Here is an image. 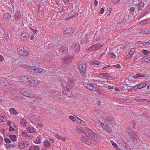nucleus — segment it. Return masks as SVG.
Returning <instances> with one entry per match:
<instances>
[{
    "instance_id": "f257e3e1",
    "label": "nucleus",
    "mask_w": 150,
    "mask_h": 150,
    "mask_svg": "<svg viewBox=\"0 0 150 150\" xmlns=\"http://www.w3.org/2000/svg\"><path fill=\"white\" fill-rule=\"evenodd\" d=\"M85 129L89 136L87 135L86 133H85V135H82L81 137V140L83 143L90 145L92 144H94L96 141L98 140L99 138L97 134L87 127H85Z\"/></svg>"
},
{
    "instance_id": "f03ea898",
    "label": "nucleus",
    "mask_w": 150,
    "mask_h": 150,
    "mask_svg": "<svg viewBox=\"0 0 150 150\" xmlns=\"http://www.w3.org/2000/svg\"><path fill=\"white\" fill-rule=\"evenodd\" d=\"M61 84L64 88L62 90L64 94H71V87H72L71 81L70 80L68 79L66 81H63L61 82Z\"/></svg>"
},
{
    "instance_id": "7ed1b4c3",
    "label": "nucleus",
    "mask_w": 150,
    "mask_h": 150,
    "mask_svg": "<svg viewBox=\"0 0 150 150\" xmlns=\"http://www.w3.org/2000/svg\"><path fill=\"white\" fill-rule=\"evenodd\" d=\"M0 85L1 88L4 91H10V89L8 88L9 85L4 78L0 77Z\"/></svg>"
},
{
    "instance_id": "20e7f679",
    "label": "nucleus",
    "mask_w": 150,
    "mask_h": 150,
    "mask_svg": "<svg viewBox=\"0 0 150 150\" xmlns=\"http://www.w3.org/2000/svg\"><path fill=\"white\" fill-rule=\"evenodd\" d=\"M127 133H128L130 138L133 141H137L139 139L138 137L136 134L131 130L130 128L129 129L126 131Z\"/></svg>"
},
{
    "instance_id": "39448f33",
    "label": "nucleus",
    "mask_w": 150,
    "mask_h": 150,
    "mask_svg": "<svg viewBox=\"0 0 150 150\" xmlns=\"http://www.w3.org/2000/svg\"><path fill=\"white\" fill-rule=\"evenodd\" d=\"M29 78V82L28 83V86L31 87H35L38 84V80L34 77L31 76Z\"/></svg>"
},
{
    "instance_id": "423d86ee",
    "label": "nucleus",
    "mask_w": 150,
    "mask_h": 150,
    "mask_svg": "<svg viewBox=\"0 0 150 150\" xmlns=\"http://www.w3.org/2000/svg\"><path fill=\"white\" fill-rule=\"evenodd\" d=\"M17 50L19 54L21 56L26 57L29 54L28 52L26 51L21 46L18 47Z\"/></svg>"
},
{
    "instance_id": "0eeeda50",
    "label": "nucleus",
    "mask_w": 150,
    "mask_h": 150,
    "mask_svg": "<svg viewBox=\"0 0 150 150\" xmlns=\"http://www.w3.org/2000/svg\"><path fill=\"white\" fill-rule=\"evenodd\" d=\"M100 125L104 130L108 132H110L112 130L113 127L111 125H109V126L106 124L104 125V123H102L100 124Z\"/></svg>"
},
{
    "instance_id": "6e6552de",
    "label": "nucleus",
    "mask_w": 150,
    "mask_h": 150,
    "mask_svg": "<svg viewBox=\"0 0 150 150\" xmlns=\"http://www.w3.org/2000/svg\"><path fill=\"white\" fill-rule=\"evenodd\" d=\"M23 16V13L21 10L17 11L14 14V18L16 21H18L22 19Z\"/></svg>"
},
{
    "instance_id": "1a4fd4ad",
    "label": "nucleus",
    "mask_w": 150,
    "mask_h": 150,
    "mask_svg": "<svg viewBox=\"0 0 150 150\" xmlns=\"http://www.w3.org/2000/svg\"><path fill=\"white\" fill-rule=\"evenodd\" d=\"M85 86L91 91L98 92V89L97 88L98 86L95 84H87L85 85Z\"/></svg>"
},
{
    "instance_id": "9d476101",
    "label": "nucleus",
    "mask_w": 150,
    "mask_h": 150,
    "mask_svg": "<svg viewBox=\"0 0 150 150\" xmlns=\"http://www.w3.org/2000/svg\"><path fill=\"white\" fill-rule=\"evenodd\" d=\"M78 67L79 71L81 73L85 72L86 69V66L84 62L79 63L78 65Z\"/></svg>"
},
{
    "instance_id": "9b49d317",
    "label": "nucleus",
    "mask_w": 150,
    "mask_h": 150,
    "mask_svg": "<svg viewBox=\"0 0 150 150\" xmlns=\"http://www.w3.org/2000/svg\"><path fill=\"white\" fill-rule=\"evenodd\" d=\"M28 144L29 143L27 142H20L18 143V146L20 149H25L28 147Z\"/></svg>"
},
{
    "instance_id": "f8f14e48",
    "label": "nucleus",
    "mask_w": 150,
    "mask_h": 150,
    "mask_svg": "<svg viewBox=\"0 0 150 150\" xmlns=\"http://www.w3.org/2000/svg\"><path fill=\"white\" fill-rule=\"evenodd\" d=\"M103 46V45L102 44H96L90 47L88 50L90 51L96 50L101 48Z\"/></svg>"
},
{
    "instance_id": "ddd939ff",
    "label": "nucleus",
    "mask_w": 150,
    "mask_h": 150,
    "mask_svg": "<svg viewBox=\"0 0 150 150\" xmlns=\"http://www.w3.org/2000/svg\"><path fill=\"white\" fill-rule=\"evenodd\" d=\"M73 59V56H67L63 58L62 59V62L66 64H68L71 62Z\"/></svg>"
},
{
    "instance_id": "4468645a",
    "label": "nucleus",
    "mask_w": 150,
    "mask_h": 150,
    "mask_svg": "<svg viewBox=\"0 0 150 150\" xmlns=\"http://www.w3.org/2000/svg\"><path fill=\"white\" fill-rule=\"evenodd\" d=\"M29 37V35L26 33H23L20 36V38L21 40L26 41Z\"/></svg>"
},
{
    "instance_id": "2eb2a0df",
    "label": "nucleus",
    "mask_w": 150,
    "mask_h": 150,
    "mask_svg": "<svg viewBox=\"0 0 150 150\" xmlns=\"http://www.w3.org/2000/svg\"><path fill=\"white\" fill-rule=\"evenodd\" d=\"M20 80L21 83L24 85H28V83H26V80H27V78L26 77V76H22L20 78Z\"/></svg>"
},
{
    "instance_id": "dca6fc26",
    "label": "nucleus",
    "mask_w": 150,
    "mask_h": 150,
    "mask_svg": "<svg viewBox=\"0 0 150 150\" xmlns=\"http://www.w3.org/2000/svg\"><path fill=\"white\" fill-rule=\"evenodd\" d=\"M146 84L145 83H142L136 85L133 88H134L135 89H141L146 87Z\"/></svg>"
},
{
    "instance_id": "f3484780",
    "label": "nucleus",
    "mask_w": 150,
    "mask_h": 150,
    "mask_svg": "<svg viewBox=\"0 0 150 150\" xmlns=\"http://www.w3.org/2000/svg\"><path fill=\"white\" fill-rule=\"evenodd\" d=\"M39 118L38 117H37L35 118V120H30V122L34 124V125H38L39 126L41 127L42 126V124L41 123H39Z\"/></svg>"
},
{
    "instance_id": "a211bd4d",
    "label": "nucleus",
    "mask_w": 150,
    "mask_h": 150,
    "mask_svg": "<svg viewBox=\"0 0 150 150\" xmlns=\"http://www.w3.org/2000/svg\"><path fill=\"white\" fill-rule=\"evenodd\" d=\"M15 93H19L20 94H23L25 93H28V91L26 88H19L16 91Z\"/></svg>"
},
{
    "instance_id": "6ab92c4d",
    "label": "nucleus",
    "mask_w": 150,
    "mask_h": 150,
    "mask_svg": "<svg viewBox=\"0 0 150 150\" xmlns=\"http://www.w3.org/2000/svg\"><path fill=\"white\" fill-rule=\"evenodd\" d=\"M59 51L64 54H67L68 52V49L67 47L61 46L59 48Z\"/></svg>"
},
{
    "instance_id": "aec40b11",
    "label": "nucleus",
    "mask_w": 150,
    "mask_h": 150,
    "mask_svg": "<svg viewBox=\"0 0 150 150\" xmlns=\"http://www.w3.org/2000/svg\"><path fill=\"white\" fill-rule=\"evenodd\" d=\"M77 119L76 123L77 124L81 125L83 126H86V124L85 122L82 120L80 119L78 117L77 118Z\"/></svg>"
},
{
    "instance_id": "412c9836",
    "label": "nucleus",
    "mask_w": 150,
    "mask_h": 150,
    "mask_svg": "<svg viewBox=\"0 0 150 150\" xmlns=\"http://www.w3.org/2000/svg\"><path fill=\"white\" fill-rule=\"evenodd\" d=\"M11 17V16L10 14L8 13H6L4 15V19L6 21L9 20Z\"/></svg>"
},
{
    "instance_id": "4be33fe9",
    "label": "nucleus",
    "mask_w": 150,
    "mask_h": 150,
    "mask_svg": "<svg viewBox=\"0 0 150 150\" xmlns=\"http://www.w3.org/2000/svg\"><path fill=\"white\" fill-rule=\"evenodd\" d=\"M42 137L40 135H38L34 140L33 142L36 144H39L41 143Z\"/></svg>"
},
{
    "instance_id": "5701e85b",
    "label": "nucleus",
    "mask_w": 150,
    "mask_h": 150,
    "mask_svg": "<svg viewBox=\"0 0 150 150\" xmlns=\"http://www.w3.org/2000/svg\"><path fill=\"white\" fill-rule=\"evenodd\" d=\"M74 32V29L71 28L67 29L64 32V33L66 34H71Z\"/></svg>"
},
{
    "instance_id": "b1692460",
    "label": "nucleus",
    "mask_w": 150,
    "mask_h": 150,
    "mask_svg": "<svg viewBox=\"0 0 150 150\" xmlns=\"http://www.w3.org/2000/svg\"><path fill=\"white\" fill-rule=\"evenodd\" d=\"M80 45L79 43H76L74 46V50L76 53L78 52L80 50Z\"/></svg>"
},
{
    "instance_id": "393cba45",
    "label": "nucleus",
    "mask_w": 150,
    "mask_h": 150,
    "mask_svg": "<svg viewBox=\"0 0 150 150\" xmlns=\"http://www.w3.org/2000/svg\"><path fill=\"white\" fill-rule=\"evenodd\" d=\"M16 146V145L14 144H11L6 145L5 148L7 150H9Z\"/></svg>"
},
{
    "instance_id": "a878e982",
    "label": "nucleus",
    "mask_w": 150,
    "mask_h": 150,
    "mask_svg": "<svg viewBox=\"0 0 150 150\" xmlns=\"http://www.w3.org/2000/svg\"><path fill=\"white\" fill-rule=\"evenodd\" d=\"M107 87L108 89L113 92L119 91V89L117 88H116L115 87H114L111 86H109L108 87H106V88Z\"/></svg>"
},
{
    "instance_id": "bb28decb",
    "label": "nucleus",
    "mask_w": 150,
    "mask_h": 150,
    "mask_svg": "<svg viewBox=\"0 0 150 150\" xmlns=\"http://www.w3.org/2000/svg\"><path fill=\"white\" fill-rule=\"evenodd\" d=\"M27 131L29 133H33L35 132L36 129L33 127H30L27 128Z\"/></svg>"
},
{
    "instance_id": "cd10ccee",
    "label": "nucleus",
    "mask_w": 150,
    "mask_h": 150,
    "mask_svg": "<svg viewBox=\"0 0 150 150\" xmlns=\"http://www.w3.org/2000/svg\"><path fill=\"white\" fill-rule=\"evenodd\" d=\"M43 145L45 147L49 148L50 146V143L48 140H46L44 142Z\"/></svg>"
},
{
    "instance_id": "c85d7f7f",
    "label": "nucleus",
    "mask_w": 150,
    "mask_h": 150,
    "mask_svg": "<svg viewBox=\"0 0 150 150\" xmlns=\"http://www.w3.org/2000/svg\"><path fill=\"white\" fill-rule=\"evenodd\" d=\"M110 142L111 143L112 145L116 150H121V149L119 148L117 144L112 140L111 141H110Z\"/></svg>"
},
{
    "instance_id": "c756f323",
    "label": "nucleus",
    "mask_w": 150,
    "mask_h": 150,
    "mask_svg": "<svg viewBox=\"0 0 150 150\" xmlns=\"http://www.w3.org/2000/svg\"><path fill=\"white\" fill-rule=\"evenodd\" d=\"M76 131L78 133H82L83 134H84L83 135H85V132L83 131V130L80 127H77L76 129Z\"/></svg>"
},
{
    "instance_id": "7c9ffc66",
    "label": "nucleus",
    "mask_w": 150,
    "mask_h": 150,
    "mask_svg": "<svg viewBox=\"0 0 150 150\" xmlns=\"http://www.w3.org/2000/svg\"><path fill=\"white\" fill-rule=\"evenodd\" d=\"M10 113L12 115H17L18 112L16 111L13 108H11L9 110Z\"/></svg>"
},
{
    "instance_id": "2f4dec72",
    "label": "nucleus",
    "mask_w": 150,
    "mask_h": 150,
    "mask_svg": "<svg viewBox=\"0 0 150 150\" xmlns=\"http://www.w3.org/2000/svg\"><path fill=\"white\" fill-rule=\"evenodd\" d=\"M145 75L142 74L141 73L137 74L136 75L134 76L133 77L134 79L138 78L139 77H144Z\"/></svg>"
},
{
    "instance_id": "473e14b6",
    "label": "nucleus",
    "mask_w": 150,
    "mask_h": 150,
    "mask_svg": "<svg viewBox=\"0 0 150 150\" xmlns=\"http://www.w3.org/2000/svg\"><path fill=\"white\" fill-rule=\"evenodd\" d=\"M21 124L23 126H26L27 124L26 120L23 118H21Z\"/></svg>"
},
{
    "instance_id": "72a5a7b5",
    "label": "nucleus",
    "mask_w": 150,
    "mask_h": 150,
    "mask_svg": "<svg viewBox=\"0 0 150 150\" xmlns=\"http://www.w3.org/2000/svg\"><path fill=\"white\" fill-rule=\"evenodd\" d=\"M55 136L57 139H59L63 141H64L66 139L64 137H62L58 134H56L55 135Z\"/></svg>"
},
{
    "instance_id": "f704fd0d",
    "label": "nucleus",
    "mask_w": 150,
    "mask_h": 150,
    "mask_svg": "<svg viewBox=\"0 0 150 150\" xmlns=\"http://www.w3.org/2000/svg\"><path fill=\"white\" fill-rule=\"evenodd\" d=\"M36 71L35 73H40L43 72V69L40 67H36Z\"/></svg>"
},
{
    "instance_id": "c9c22d12",
    "label": "nucleus",
    "mask_w": 150,
    "mask_h": 150,
    "mask_svg": "<svg viewBox=\"0 0 150 150\" xmlns=\"http://www.w3.org/2000/svg\"><path fill=\"white\" fill-rule=\"evenodd\" d=\"M142 52L146 56H149L150 55V52L147 50H142Z\"/></svg>"
},
{
    "instance_id": "e433bc0d",
    "label": "nucleus",
    "mask_w": 150,
    "mask_h": 150,
    "mask_svg": "<svg viewBox=\"0 0 150 150\" xmlns=\"http://www.w3.org/2000/svg\"><path fill=\"white\" fill-rule=\"evenodd\" d=\"M34 69V66H30L28 67L27 68V70L29 72H32Z\"/></svg>"
},
{
    "instance_id": "4c0bfd02",
    "label": "nucleus",
    "mask_w": 150,
    "mask_h": 150,
    "mask_svg": "<svg viewBox=\"0 0 150 150\" xmlns=\"http://www.w3.org/2000/svg\"><path fill=\"white\" fill-rule=\"evenodd\" d=\"M39 147L38 146H30L29 148V150H39Z\"/></svg>"
},
{
    "instance_id": "58836bf2",
    "label": "nucleus",
    "mask_w": 150,
    "mask_h": 150,
    "mask_svg": "<svg viewBox=\"0 0 150 150\" xmlns=\"http://www.w3.org/2000/svg\"><path fill=\"white\" fill-rule=\"evenodd\" d=\"M26 62H25V61L24 62H18V64L20 66H21V67H23L24 68L25 67H26V65L24 63H26Z\"/></svg>"
},
{
    "instance_id": "ea45409f",
    "label": "nucleus",
    "mask_w": 150,
    "mask_h": 150,
    "mask_svg": "<svg viewBox=\"0 0 150 150\" xmlns=\"http://www.w3.org/2000/svg\"><path fill=\"white\" fill-rule=\"evenodd\" d=\"M78 117L76 116H74L70 115L69 116V118L71 120H72L73 122H74L76 121V120H77V118Z\"/></svg>"
},
{
    "instance_id": "a19ab883",
    "label": "nucleus",
    "mask_w": 150,
    "mask_h": 150,
    "mask_svg": "<svg viewBox=\"0 0 150 150\" xmlns=\"http://www.w3.org/2000/svg\"><path fill=\"white\" fill-rule=\"evenodd\" d=\"M141 32L143 34H147L150 33V31L147 29H146L142 30Z\"/></svg>"
},
{
    "instance_id": "79ce46f5",
    "label": "nucleus",
    "mask_w": 150,
    "mask_h": 150,
    "mask_svg": "<svg viewBox=\"0 0 150 150\" xmlns=\"http://www.w3.org/2000/svg\"><path fill=\"white\" fill-rule=\"evenodd\" d=\"M149 21L148 19H145L141 21L140 22V24L143 25L146 24Z\"/></svg>"
},
{
    "instance_id": "37998d69",
    "label": "nucleus",
    "mask_w": 150,
    "mask_h": 150,
    "mask_svg": "<svg viewBox=\"0 0 150 150\" xmlns=\"http://www.w3.org/2000/svg\"><path fill=\"white\" fill-rule=\"evenodd\" d=\"M142 59L143 60L146 62H150V57H149L148 58L146 57H143Z\"/></svg>"
},
{
    "instance_id": "c03bdc74",
    "label": "nucleus",
    "mask_w": 150,
    "mask_h": 150,
    "mask_svg": "<svg viewBox=\"0 0 150 150\" xmlns=\"http://www.w3.org/2000/svg\"><path fill=\"white\" fill-rule=\"evenodd\" d=\"M9 137L13 141H15L16 139V138L15 135H10Z\"/></svg>"
},
{
    "instance_id": "a18cd8bd",
    "label": "nucleus",
    "mask_w": 150,
    "mask_h": 150,
    "mask_svg": "<svg viewBox=\"0 0 150 150\" xmlns=\"http://www.w3.org/2000/svg\"><path fill=\"white\" fill-rule=\"evenodd\" d=\"M104 103L103 102H101L100 101H98L97 102V104L98 106H100L101 107H103L104 105Z\"/></svg>"
},
{
    "instance_id": "49530a36",
    "label": "nucleus",
    "mask_w": 150,
    "mask_h": 150,
    "mask_svg": "<svg viewBox=\"0 0 150 150\" xmlns=\"http://www.w3.org/2000/svg\"><path fill=\"white\" fill-rule=\"evenodd\" d=\"M100 75L104 79H106L108 77V74L107 73H101Z\"/></svg>"
},
{
    "instance_id": "de8ad7c7",
    "label": "nucleus",
    "mask_w": 150,
    "mask_h": 150,
    "mask_svg": "<svg viewBox=\"0 0 150 150\" xmlns=\"http://www.w3.org/2000/svg\"><path fill=\"white\" fill-rule=\"evenodd\" d=\"M144 4L142 2L138 4V9L139 10H141L144 7Z\"/></svg>"
},
{
    "instance_id": "09e8293b",
    "label": "nucleus",
    "mask_w": 150,
    "mask_h": 150,
    "mask_svg": "<svg viewBox=\"0 0 150 150\" xmlns=\"http://www.w3.org/2000/svg\"><path fill=\"white\" fill-rule=\"evenodd\" d=\"M57 97L60 99H64L65 97L64 94H57Z\"/></svg>"
},
{
    "instance_id": "8fccbe9b",
    "label": "nucleus",
    "mask_w": 150,
    "mask_h": 150,
    "mask_svg": "<svg viewBox=\"0 0 150 150\" xmlns=\"http://www.w3.org/2000/svg\"><path fill=\"white\" fill-rule=\"evenodd\" d=\"M4 117V116L3 115H0V122H2L4 121L5 120Z\"/></svg>"
},
{
    "instance_id": "3c124183",
    "label": "nucleus",
    "mask_w": 150,
    "mask_h": 150,
    "mask_svg": "<svg viewBox=\"0 0 150 150\" xmlns=\"http://www.w3.org/2000/svg\"><path fill=\"white\" fill-rule=\"evenodd\" d=\"M4 141L7 143H10L11 142V140L8 138H5L4 139Z\"/></svg>"
},
{
    "instance_id": "603ef678",
    "label": "nucleus",
    "mask_w": 150,
    "mask_h": 150,
    "mask_svg": "<svg viewBox=\"0 0 150 150\" xmlns=\"http://www.w3.org/2000/svg\"><path fill=\"white\" fill-rule=\"evenodd\" d=\"M117 141L118 143L120 144H123L124 142V141L121 139H119V140H117Z\"/></svg>"
},
{
    "instance_id": "864d4df0",
    "label": "nucleus",
    "mask_w": 150,
    "mask_h": 150,
    "mask_svg": "<svg viewBox=\"0 0 150 150\" xmlns=\"http://www.w3.org/2000/svg\"><path fill=\"white\" fill-rule=\"evenodd\" d=\"M21 135L23 137H28V135L26 132H21Z\"/></svg>"
},
{
    "instance_id": "5fc2aeb1",
    "label": "nucleus",
    "mask_w": 150,
    "mask_h": 150,
    "mask_svg": "<svg viewBox=\"0 0 150 150\" xmlns=\"http://www.w3.org/2000/svg\"><path fill=\"white\" fill-rule=\"evenodd\" d=\"M88 39V38H86L84 41H83V42H81V44H84L88 43L89 40Z\"/></svg>"
},
{
    "instance_id": "6e6d98bb",
    "label": "nucleus",
    "mask_w": 150,
    "mask_h": 150,
    "mask_svg": "<svg viewBox=\"0 0 150 150\" xmlns=\"http://www.w3.org/2000/svg\"><path fill=\"white\" fill-rule=\"evenodd\" d=\"M30 29L33 30L34 35H35L36 34V33L38 31L37 30L33 29L31 28H30Z\"/></svg>"
},
{
    "instance_id": "4d7b16f0",
    "label": "nucleus",
    "mask_w": 150,
    "mask_h": 150,
    "mask_svg": "<svg viewBox=\"0 0 150 150\" xmlns=\"http://www.w3.org/2000/svg\"><path fill=\"white\" fill-rule=\"evenodd\" d=\"M93 64L96 65H99L100 64V62L97 60H95L93 62Z\"/></svg>"
},
{
    "instance_id": "13d9d810",
    "label": "nucleus",
    "mask_w": 150,
    "mask_h": 150,
    "mask_svg": "<svg viewBox=\"0 0 150 150\" xmlns=\"http://www.w3.org/2000/svg\"><path fill=\"white\" fill-rule=\"evenodd\" d=\"M110 56L112 58H115L116 56L115 55L114 53L110 54Z\"/></svg>"
},
{
    "instance_id": "bf43d9fd",
    "label": "nucleus",
    "mask_w": 150,
    "mask_h": 150,
    "mask_svg": "<svg viewBox=\"0 0 150 150\" xmlns=\"http://www.w3.org/2000/svg\"><path fill=\"white\" fill-rule=\"evenodd\" d=\"M147 13L146 12H144L143 14H142L141 16H140L139 18V19L140 18H142L143 17L145 16H146Z\"/></svg>"
},
{
    "instance_id": "052dcab7",
    "label": "nucleus",
    "mask_w": 150,
    "mask_h": 150,
    "mask_svg": "<svg viewBox=\"0 0 150 150\" xmlns=\"http://www.w3.org/2000/svg\"><path fill=\"white\" fill-rule=\"evenodd\" d=\"M145 147H143V149L144 150H150V146H146Z\"/></svg>"
},
{
    "instance_id": "680f3d73",
    "label": "nucleus",
    "mask_w": 150,
    "mask_h": 150,
    "mask_svg": "<svg viewBox=\"0 0 150 150\" xmlns=\"http://www.w3.org/2000/svg\"><path fill=\"white\" fill-rule=\"evenodd\" d=\"M137 43L138 44L144 45L146 44V43L144 42L138 41L137 42Z\"/></svg>"
},
{
    "instance_id": "e2e57ef3",
    "label": "nucleus",
    "mask_w": 150,
    "mask_h": 150,
    "mask_svg": "<svg viewBox=\"0 0 150 150\" xmlns=\"http://www.w3.org/2000/svg\"><path fill=\"white\" fill-rule=\"evenodd\" d=\"M114 78L110 76V75L108 74V77H107V79L112 80Z\"/></svg>"
},
{
    "instance_id": "0e129e2a",
    "label": "nucleus",
    "mask_w": 150,
    "mask_h": 150,
    "mask_svg": "<svg viewBox=\"0 0 150 150\" xmlns=\"http://www.w3.org/2000/svg\"><path fill=\"white\" fill-rule=\"evenodd\" d=\"M4 60V57L1 55H0V62H2Z\"/></svg>"
},
{
    "instance_id": "69168bd1",
    "label": "nucleus",
    "mask_w": 150,
    "mask_h": 150,
    "mask_svg": "<svg viewBox=\"0 0 150 150\" xmlns=\"http://www.w3.org/2000/svg\"><path fill=\"white\" fill-rule=\"evenodd\" d=\"M3 139L2 137L0 136V145L3 144Z\"/></svg>"
},
{
    "instance_id": "338daca9",
    "label": "nucleus",
    "mask_w": 150,
    "mask_h": 150,
    "mask_svg": "<svg viewBox=\"0 0 150 150\" xmlns=\"http://www.w3.org/2000/svg\"><path fill=\"white\" fill-rule=\"evenodd\" d=\"M112 3L114 4L118 2L120 0H112Z\"/></svg>"
},
{
    "instance_id": "774afa93",
    "label": "nucleus",
    "mask_w": 150,
    "mask_h": 150,
    "mask_svg": "<svg viewBox=\"0 0 150 150\" xmlns=\"http://www.w3.org/2000/svg\"><path fill=\"white\" fill-rule=\"evenodd\" d=\"M141 146H142V148L143 149V147L146 148V146L147 145L145 143H142L141 144Z\"/></svg>"
}]
</instances>
